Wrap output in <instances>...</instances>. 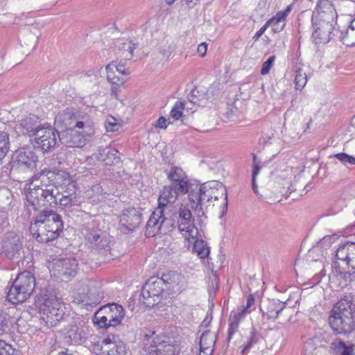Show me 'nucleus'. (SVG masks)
Returning <instances> with one entry per match:
<instances>
[{
	"label": "nucleus",
	"mask_w": 355,
	"mask_h": 355,
	"mask_svg": "<svg viewBox=\"0 0 355 355\" xmlns=\"http://www.w3.org/2000/svg\"><path fill=\"white\" fill-rule=\"evenodd\" d=\"M33 178L40 180V184L30 188L26 193L27 201H34L45 195L53 197V193L59 191L58 188L69 189V187H75L74 182L70 174L66 171L45 168L34 175Z\"/></svg>",
	"instance_id": "obj_1"
},
{
	"label": "nucleus",
	"mask_w": 355,
	"mask_h": 355,
	"mask_svg": "<svg viewBox=\"0 0 355 355\" xmlns=\"http://www.w3.org/2000/svg\"><path fill=\"white\" fill-rule=\"evenodd\" d=\"M213 199H223L221 216L227 213L228 200L225 187L218 181H211L201 184H198L191 194V208L197 214L198 217L205 216L207 208L212 204Z\"/></svg>",
	"instance_id": "obj_2"
},
{
	"label": "nucleus",
	"mask_w": 355,
	"mask_h": 355,
	"mask_svg": "<svg viewBox=\"0 0 355 355\" xmlns=\"http://www.w3.org/2000/svg\"><path fill=\"white\" fill-rule=\"evenodd\" d=\"M170 184L164 186L161 190L158 203L162 206L175 202L180 196L188 193L189 201L191 206V194L198 184L191 182L189 177L181 167L171 166L169 169L164 170Z\"/></svg>",
	"instance_id": "obj_3"
},
{
	"label": "nucleus",
	"mask_w": 355,
	"mask_h": 355,
	"mask_svg": "<svg viewBox=\"0 0 355 355\" xmlns=\"http://www.w3.org/2000/svg\"><path fill=\"white\" fill-rule=\"evenodd\" d=\"M329 323L336 334L348 335L355 330L354 296L345 294L334 306Z\"/></svg>",
	"instance_id": "obj_4"
},
{
	"label": "nucleus",
	"mask_w": 355,
	"mask_h": 355,
	"mask_svg": "<svg viewBox=\"0 0 355 355\" xmlns=\"http://www.w3.org/2000/svg\"><path fill=\"white\" fill-rule=\"evenodd\" d=\"M335 257L330 278L336 279L338 286L343 288L352 281L351 275L355 273V242L340 243Z\"/></svg>",
	"instance_id": "obj_5"
},
{
	"label": "nucleus",
	"mask_w": 355,
	"mask_h": 355,
	"mask_svg": "<svg viewBox=\"0 0 355 355\" xmlns=\"http://www.w3.org/2000/svg\"><path fill=\"white\" fill-rule=\"evenodd\" d=\"M83 234L85 245L92 252L105 256L110 254V237L107 232L100 227L98 220L94 219L85 225Z\"/></svg>",
	"instance_id": "obj_6"
},
{
	"label": "nucleus",
	"mask_w": 355,
	"mask_h": 355,
	"mask_svg": "<svg viewBox=\"0 0 355 355\" xmlns=\"http://www.w3.org/2000/svg\"><path fill=\"white\" fill-rule=\"evenodd\" d=\"M35 305L42 315V320L50 327L56 326L64 315L58 299L46 293L37 295Z\"/></svg>",
	"instance_id": "obj_7"
},
{
	"label": "nucleus",
	"mask_w": 355,
	"mask_h": 355,
	"mask_svg": "<svg viewBox=\"0 0 355 355\" xmlns=\"http://www.w3.org/2000/svg\"><path fill=\"white\" fill-rule=\"evenodd\" d=\"M55 124L61 130V133L74 128H86L89 131L94 127L88 113L72 107L60 111L55 118Z\"/></svg>",
	"instance_id": "obj_8"
},
{
	"label": "nucleus",
	"mask_w": 355,
	"mask_h": 355,
	"mask_svg": "<svg viewBox=\"0 0 355 355\" xmlns=\"http://www.w3.org/2000/svg\"><path fill=\"white\" fill-rule=\"evenodd\" d=\"M144 350L149 355H178L180 344L166 335L156 334L154 331L144 338Z\"/></svg>",
	"instance_id": "obj_9"
},
{
	"label": "nucleus",
	"mask_w": 355,
	"mask_h": 355,
	"mask_svg": "<svg viewBox=\"0 0 355 355\" xmlns=\"http://www.w3.org/2000/svg\"><path fill=\"white\" fill-rule=\"evenodd\" d=\"M35 286V278L28 270L19 273L12 282L7 294L8 300L13 304L25 302L32 294Z\"/></svg>",
	"instance_id": "obj_10"
},
{
	"label": "nucleus",
	"mask_w": 355,
	"mask_h": 355,
	"mask_svg": "<svg viewBox=\"0 0 355 355\" xmlns=\"http://www.w3.org/2000/svg\"><path fill=\"white\" fill-rule=\"evenodd\" d=\"M125 316L123 306L115 303L101 307L94 314V322L101 328L116 327L121 323Z\"/></svg>",
	"instance_id": "obj_11"
},
{
	"label": "nucleus",
	"mask_w": 355,
	"mask_h": 355,
	"mask_svg": "<svg viewBox=\"0 0 355 355\" xmlns=\"http://www.w3.org/2000/svg\"><path fill=\"white\" fill-rule=\"evenodd\" d=\"M164 291L163 282L159 279V277H151L141 288L139 301L146 307H154L160 302Z\"/></svg>",
	"instance_id": "obj_12"
},
{
	"label": "nucleus",
	"mask_w": 355,
	"mask_h": 355,
	"mask_svg": "<svg viewBox=\"0 0 355 355\" xmlns=\"http://www.w3.org/2000/svg\"><path fill=\"white\" fill-rule=\"evenodd\" d=\"M53 196L52 198L49 195H45L41 198L38 197L34 201H27L25 205L29 211L31 208L37 212L42 206H45L46 203H49L51 206L59 205L66 207L75 205L76 202L75 193H69L67 191L64 193L57 191L53 193Z\"/></svg>",
	"instance_id": "obj_13"
},
{
	"label": "nucleus",
	"mask_w": 355,
	"mask_h": 355,
	"mask_svg": "<svg viewBox=\"0 0 355 355\" xmlns=\"http://www.w3.org/2000/svg\"><path fill=\"white\" fill-rule=\"evenodd\" d=\"M60 137L61 132L59 133L51 125L45 123L39 129L35 140L44 152H49L58 144Z\"/></svg>",
	"instance_id": "obj_14"
},
{
	"label": "nucleus",
	"mask_w": 355,
	"mask_h": 355,
	"mask_svg": "<svg viewBox=\"0 0 355 355\" xmlns=\"http://www.w3.org/2000/svg\"><path fill=\"white\" fill-rule=\"evenodd\" d=\"M177 214V226L185 239H193L195 236H198V229L194 225V219L190 209L182 205L178 209Z\"/></svg>",
	"instance_id": "obj_15"
},
{
	"label": "nucleus",
	"mask_w": 355,
	"mask_h": 355,
	"mask_svg": "<svg viewBox=\"0 0 355 355\" xmlns=\"http://www.w3.org/2000/svg\"><path fill=\"white\" fill-rule=\"evenodd\" d=\"M314 31L312 39L315 44H327L332 40L338 39L345 44L344 32L334 26H313Z\"/></svg>",
	"instance_id": "obj_16"
},
{
	"label": "nucleus",
	"mask_w": 355,
	"mask_h": 355,
	"mask_svg": "<svg viewBox=\"0 0 355 355\" xmlns=\"http://www.w3.org/2000/svg\"><path fill=\"white\" fill-rule=\"evenodd\" d=\"M2 252L9 259L19 257L22 250L21 237L14 231L6 232L1 239Z\"/></svg>",
	"instance_id": "obj_17"
},
{
	"label": "nucleus",
	"mask_w": 355,
	"mask_h": 355,
	"mask_svg": "<svg viewBox=\"0 0 355 355\" xmlns=\"http://www.w3.org/2000/svg\"><path fill=\"white\" fill-rule=\"evenodd\" d=\"M141 213L136 208L124 209L119 216V230L125 234L132 232L141 224Z\"/></svg>",
	"instance_id": "obj_18"
},
{
	"label": "nucleus",
	"mask_w": 355,
	"mask_h": 355,
	"mask_svg": "<svg viewBox=\"0 0 355 355\" xmlns=\"http://www.w3.org/2000/svg\"><path fill=\"white\" fill-rule=\"evenodd\" d=\"M82 131H78L76 128L64 131L61 133L62 137L60 142L71 148L83 147L89 137L94 133L93 127L89 131L86 128H81Z\"/></svg>",
	"instance_id": "obj_19"
},
{
	"label": "nucleus",
	"mask_w": 355,
	"mask_h": 355,
	"mask_svg": "<svg viewBox=\"0 0 355 355\" xmlns=\"http://www.w3.org/2000/svg\"><path fill=\"white\" fill-rule=\"evenodd\" d=\"M87 327L83 321H77L63 329V338L69 345H81L87 338Z\"/></svg>",
	"instance_id": "obj_20"
},
{
	"label": "nucleus",
	"mask_w": 355,
	"mask_h": 355,
	"mask_svg": "<svg viewBox=\"0 0 355 355\" xmlns=\"http://www.w3.org/2000/svg\"><path fill=\"white\" fill-rule=\"evenodd\" d=\"M40 218L44 220V223L49 230V235L50 237H52V241L57 239L63 230L61 216L52 209H44L40 212Z\"/></svg>",
	"instance_id": "obj_21"
},
{
	"label": "nucleus",
	"mask_w": 355,
	"mask_h": 355,
	"mask_svg": "<svg viewBox=\"0 0 355 355\" xmlns=\"http://www.w3.org/2000/svg\"><path fill=\"white\" fill-rule=\"evenodd\" d=\"M158 204V207L152 213L148 219L146 225L145 235L148 237H154L157 234H164L163 227L164 225V208Z\"/></svg>",
	"instance_id": "obj_22"
},
{
	"label": "nucleus",
	"mask_w": 355,
	"mask_h": 355,
	"mask_svg": "<svg viewBox=\"0 0 355 355\" xmlns=\"http://www.w3.org/2000/svg\"><path fill=\"white\" fill-rule=\"evenodd\" d=\"M255 299L253 295H250L247 297V302L245 306L237 313L231 315L229 320V328L227 332V341L228 343L232 339L234 334L238 331L239 326L241 318L247 313H250L254 309Z\"/></svg>",
	"instance_id": "obj_23"
},
{
	"label": "nucleus",
	"mask_w": 355,
	"mask_h": 355,
	"mask_svg": "<svg viewBox=\"0 0 355 355\" xmlns=\"http://www.w3.org/2000/svg\"><path fill=\"white\" fill-rule=\"evenodd\" d=\"M99 355H125L126 347L118 336L111 335L103 338Z\"/></svg>",
	"instance_id": "obj_24"
},
{
	"label": "nucleus",
	"mask_w": 355,
	"mask_h": 355,
	"mask_svg": "<svg viewBox=\"0 0 355 355\" xmlns=\"http://www.w3.org/2000/svg\"><path fill=\"white\" fill-rule=\"evenodd\" d=\"M37 156L31 148L18 149L12 158V164L19 167L32 169L35 167Z\"/></svg>",
	"instance_id": "obj_25"
},
{
	"label": "nucleus",
	"mask_w": 355,
	"mask_h": 355,
	"mask_svg": "<svg viewBox=\"0 0 355 355\" xmlns=\"http://www.w3.org/2000/svg\"><path fill=\"white\" fill-rule=\"evenodd\" d=\"M42 126L38 117L34 114H30L18 121L15 125V130L19 135L31 137L36 136Z\"/></svg>",
	"instance_id": "obj_26"
},
{
	"label": "nucleus",
	"mask_w": 355,
	"mask_h": 355,
	"mask_svg": "<svg viewBox=\"0 0 355 355\" xmlns=\"http://www.w3.org/2000/svg\"><path fill=\"white\" fill-rule=\"evenodd\" d=\"M286 302L277 299H266L261 302L259 308L262 315L268 320H276L285 309Z\"/></svg>",
	"instance_id": "obj_27"
},
{
	"label": "nucleus",
	"mask_w": 355,
	"mask_h": 355,
	"mask_svg": "<svg viewBox=\"0 0 355 355\" xmlns=\"http://www.w3.org/2000/svg\"><path fill=\"white\" fill-rule=\"evenodd\" d=\"M77 266V261L74 259H61L54 262L53 270L63 279L68 280L76 275Z\"/></svg>",
	"instance_id": "obj_28"
},
{
	"label": "nucleus",
	"mask_w": 355,
	"mask_h": 355,
	"mask_svg": "<svg viewBox=\"0 0 355 355\" xmlns=\"http://www.w3.org/2000/svg\"><path fill=\"white\" fill-rule=\"evenodd\" d=\"M42 218L40 219V213L37 214L33 223H31L29 231L31 235L40 243H48L52 241V237H50L49 230H48L45 223Z\"/></svg>",
	"instance_id": "obj_29"
},
{
	"label": "nucleus",
	"mask_w": 355,
	"mask_h": 355,
	"mask_svg": "<svg viewBox=\"0 0 355 355\" xmlns=\"http://www.w3.org/2000/svg\"><path fill=\"white\" fill-rule=\"evenodd\" d=\"M94 156L106 166H112L120 162L119 152L110 146L98 148Z\"/></svg>",
	"instance_id": "obj_30"
},
{
	"label": "nucleus",
	"mask_w": 355,
	"mask_h": 355,
	"mask_svg": "<svg viewBox=\"0 0 355 355\" xmlns=\"http://www.w3.org/2000/svg\"><path fill=\"white\" fill-rule=\"evenodd\" d=\"M103 298V294L101 292H94L89 290L87 293H77L73 296V302L76 303H84L85 305H96Z\"/></svg>",
	"instance_id": "obj_31"
},
{
	"label": "nucleus",
	"mask_w": 355,
	"mask_h": 355,
	"mask_svg": "<svg viewBox=\"0 0 355 355\" xmlns=\"http://www.w3.org/2000/svg\"><path fill=\"white\" fill-rule=\"evenodd\" d=\"M327 334L321 329H315L314 333L307 340L305 344L308 347L315 349L318 347H324L327 343Z\"/></svg>",
	"instance_id": "obj_32"
},
{
	"label": "nucleus",
	"mask_w": 355,
	"mask_h": 355,
	"mask_svg": "<svg viewBox=\"0 0 355 355\" xmlns=\"http://www.w3.org/2000/svg\"><path fill=\"white\" fill-rule=\"evenodd\" d=\"M333 355H354V345H346L342 340H336L331 343Z\"/></svg>",
	"instance_id": "obj_33"
},
{
	"label": "nucleus",
	"mask_w": 355,
	"mask_h": 355,
	"mask_svg": "<svg viewBox=\"0 0 355 355\" xmlns=\"http://www.w3.org/2000/svg\"><path fill=\"white\" fill-rule=\"evenodd\" d=\"M186 239L190 244L193 245V251L200 259L208 257L210 250L205 241L202 239H198L197 236H195L193 239L190 238H186Z\"/></svg>",
	"instance_id": "obj_34"
},
{
	"label": "nucleus",
	"mask_w": 355,
	"mask_h": 355,
	"mask_svg": "<svg viewBox=\"0 0 355 355\" xmlns=\"http://www.w3.org/2000/svg\"><path fill=\"white\" fill-rule=\"evenodd\" d=\"M114 68H116V64L114 62L106 66L107 79L112 85H116V86L123 85L127 80V78L119 75L116 70H114Z\"/></svg>",
	"instance_id": "obj_35"
},
{
	"label": "nucleus",
	"mask_w": 355,
	"mask_h": 355,
	"mask_svg": "<svg viewBox=\"0 0 355 355\" xmlns=\"http://www.w3.org/2000/svg\"><path fill=\"white\" fill-rule=\"evenodd\" d=\"M338 15H324V14H313L311 22L313 26H334L336 25Z\"/></svg>",
	"instance_id": "obj_36"
},
{
	"label": "nucleus",
	"mask_w": 355,
	"mask_h": 355,
	"mask_svg": "<svg viewBox=\"0 0 355 355\" xmlns=\"http://www.w3.org/2000/svg\"><path fill=\"white\" fill-rule=\"evenodd\" d=\"M313 14L337 15L336 10L331 1L329 0H318Z\"/></svg>",
	"instance_id": "obj_37"
},
{
	"label": "nucleus",
	"mask_w": 355,
	"mask_h": 355,
	"mask_svg": "<svg viewBox=\"0 0 355 355\" xmlns=\"http://www.w3.org/2000/svg\"><path fill=\"white\" fill-rule=\"evenodd\" d=\"M179 278L180 276L178 273L174 271H169L163 274L159 279L163 282L165 290H173L178 285Z\"/></svg>",
	"instance_id": "obj_38"
},
{
	"label": "nucleus",
	"mask_w": 355,
	"mask_h": 355,
	"mask_svg": "<svg viewBox=\"0 0 355 355\" xmlns=\"http://www.w3.org/2000/svg\"><path fill=\"white\" fill-rule=\"evenodd\" d=\"M216 340V334L214 332L211 331L210 330L205 331L200 338V347L201 349H214V345Z\"/></svg>",
	"instance_id": "obj_39"
},
{
	"label": "nucleus",
	"mask_w": 355,
	"mask_h": 355,
	"mask_svg": "<svg viewBox=\"0 0 355 355\" xmlns=\"http://www.w3.org/2000/svg\"><path fill=\"white\" fill-rule=\"evenodd\" d=\"M13 319L0 309V336L10 334L13 327Z\"/></svg>",
	"instance_id": "obj_40"
},
{
	"label": "nucleus",
	"mask_w": 355,
	"mask_h": 355,
	"mask_svg": "<svg viewBox=\"0 0 355 355\" xmlns=\"http://www.w3.org/2000/svg\"><path fill=\"white\" fill-rule=\"evenodd\" d=\"M286 12H279L277 15L269 19L268 23L272 27V30L275 33L282 31L285 26Z\"/></svg>",
	"instance_id": "obj_41"
},
{
	"label": "nucleus",
	"mask_w": 355,
	"mask_h": 355,
	"mask_svg": "<svg viewBox=\"0 0 355 355\" xmlns=\"http://www.w3.org/2000/svg\"><path fill=\"white\" fill-rule=\"evenodd\" d=\"M116 46L119 51L125 53V56L126 58H132L133 55V51L136 49V44L128 39L119 40L116 42Z\"/></svg>",
	"instance_id": "obj_42"
},
{
	"label": "nucleus",
	"mask_w": 355,
	"mask_h": 355,
	"mask_svg": "<svg viewBox=\"0 0 355 355\" xmlns=\"http://www.w3.org/2000/svg\"><path fill=\"white\" fill-rule=\"evenodd\" d=\"M252 158H253V168L252 171V190L254 193H256L258 196H261L259 195L258 191V187L256 183V178L258 175V174L260 172L261 170V162L257 159V157L255 154H252Z\"/></svg>",
	"instance_id": "obj_43"
},
{
	"label": "nucleus",
	"mask_w": 355,
	"mask_h": 355,
	"mask_svg": "<svg viewBox=\"0 0 355 355\" xmlns=\"http://www.w3.org/2000/svg\"><path fill=\"white\" fill-rule=\"evenodd\" d=\"M344 35H345V44L355 45V18L351 21L348 28L344 33Z\"/></svg>",
	"instance_id": "obj_44"
},
{
	"label": "nucleus",
	"mask_w": 355,
	"mask_h": 355,
	"mask_svg": "<svg viewBox=\"0 0 355 355\" xmlns=\"http://www.w3.org/2000/svg\"><path fill=\"white\" fill-rule=\"evenodd\" d=\"M295 83L296 89H302L307 82V76L305 72L300 68H297L295 72Z\"/></svg>",
	"instance_id": "obj_45"
},
{
	"label": "nucleus",
	"mask_w": 355,
	"mask_h": 355,
	"mask_svg": "<svg viewBox=\"0 0 355 355\" xmlns=\"http://www.w3.org/2000/svg\"><path fill=\"white\" fill-rule=\"evenodd\" d=\"M184 103L181 101H177L173 107L172 108L171 111L170 116L175 119L178 120L182 115V110H184Z\"/></svg>",
	"instance_id": "obj_46"
},
{
	"label": "nucleus",
	"mask_w": 355,
	"mask_h": 355,
	"mask_svg": "<svg viewBox=\"0 0 355 355\" xmlns=\"http://www.w3.org/2000/svg\"><path fill=\"white\" fill-rule=\"evenodd\" d=\"M334 157H336L343 164H349L352 165H355V157L349 155L345 153H337L334 155Z\"/></svg>",
	"instance_id": "obj_47"
},
{
	"label": "nucleus",
	"mask_w": 355,
	"mask_h": 355,
	"mask_svg": "<svg viewBox=\"0 0 355 355\" xmlns=\"http://www.w3.org/2000/svg\"><path fill=\"white\" fill-rule=\"evenodd\" d=\"M202 96L196 88L193 89L190 92L189 101L194 105H201L200 97Z\"/></svg>",
	"instance_id": "obj_48"
},
{
	"label": "nucleus",
	"mask_w": 355,
	"mask_h": 355,
	"mask_svg": "<svg viewBox=\"0 0 355 355\" xmlns=\"http://www.w3.org/2000/svg\"><path fill=\"white\" fill-rule=\"evenodd\" d=\"M275 60V56L271 55L270 56L266 61L263 63L261 73L262 75H266L269 73L270 69L272 68L274 62Z\"/></svg>",
	"instance_id": "obj_49"
},
{
	"label": "nucleus",
	"mask_w": 355,
	"mask_h": 355,
	"mask_svg": "<svg viewBox=\"0 0 355 355\" xmlns=\"http://www.w3.org/2000/svg\"><path fill=\"white\" fill-rule=\"evenodd\" d=\"M112 121L107 119L105 123V128L107 132L117 131L119 128V124L116 122V119L113 117L111 118Z\"/></svg>",
	"instance_id": "obj_50"
},
{
	"label": "nucleus",
	"mask_w": 355,
	"mask_h": 355,
	"mask_svg": "<svg viewBox=\"0 0 355 355\" xmlns=\"http://www.w3.org/2000/svg\"><path fill=\"white\" fill-rule=\"evenodd\" d=\"M0 147L8 149L10 148L9 135L4 131H0Z\"/></svg>",
	"instance_id": "obj_51"
},
{
	"label": "nucleus",
	"mask_w": 355,
	"mask_h": 355,
	"mask_svg": "<svg viewBox=\"0 0 355 355\" xmlns=\"http://www.w3.org/2000/svg\"><path fill=\"white\" fill-rule=\"evenodd\" d=\"M258 340V336L255 333L252 332L249 340L244 346L243 351L249 350L254 344L257 343Z\"/></svg>",
	"instance_id": "obj_52"
},
{
	"label": "nucleus",
	"mask_w": 355,
	"mask_h": 355,
	"mask_svg": "<svg viewBox=\"0 0 355 355\" xmlns=\"http://www.w3.org/2000/svg\"><path fill=\"white\" fill-rule=\"evenodd\" d=\"M9 220L6 214L0 215V233L9 226Z\"/></svg>",
	"instance_id": "obj_53"
},
{
	"label": "nucleus",
	"mask_w": 355,
	"mask_h": 355,
	"mask_svg": "<svg viewBox=\"0 0 355 355\" xmlns=\"http://www.w3.org/2000/svg\"><path fill=\"white\" fill-rule=\"evenodd\" d=\"M114 70H116V72L119 75H121L123 77H125V78L128 79V76L129 75V72L127 71V69H125L124 65L116 64V68H114Z\"/></svg>",
	"instance_id": "obj_54"
},
{
	"label": "nucleus",
	"mask_w": 355,
	"mask_h": 355,
	"mask_svg": "<svg viewBox=\"0 0 355 355\" xmlns=\"http://www.w3.org/2000/svg\"><path fill=\"white\" fill-rule=\"evenodd\" d=\"M268 26H270L268 21L255 33L253 37L254 41H257L261 36L264 33Z\"/></svg>",
	"instance_id": "obj_55"
},
{
	"label": "nucleus",
	"mask_w": 355,
	"mask_h": 355,
	"mask_svg": "<svg viewBox=\"0 0 355 355\" xmlns=\"http://www.w3.org/2000/svg\"><path fill=\"white\" fill-rule=\"evenodd\" d=\"M16 352L15 349L12 347L10 345L6 343V347H4L1 352L3 354L1 355H15Z\"/></svg>",
	"instance_id": "obj_56"
},
{
	"label": "nucleus",
	"mask_w": 355,
	"mask_h": 355,
	"mask_svg": "<svg viewBox=\"0 0 355 355\" xmlns=\"http://www.w3.org/2000/svg\"><path fill=\"white\" fill-rule=\"evenodd\" d=\"M207 44L205 42H202L198 46V53L200 57H204L207 53Z\"/></svg>",
	"instance_id": "obj_57"
},
{
	"label": "nucleus",
	"mask_w": 355,
	"mask_h": 355,
	"mask_svg": "<svg viewBox=\"0 0 355 355\" xmlns=\"http://www.w3.org/2000/svg\"><path fill=\"white\" fill-rule=\"evenodd\" d=\"M155 127L166 129L167 128L166 119L164 116H160L156 121Z\"/></svg>",
	"instance_id": "obj_58"
},
{
	"label": "nucleus",
	"mask_w": 355,
	"mask_h": 355,
	"mask_svg": "<svg viewBox=\"0 0 355 355\" xmlns=\"http://www.w3.org/2000/svg\"><path fill=\"white\" fill-rule=\"evenodd\" d=\"M174 224L171 223V220L166 218L164 216V225L163 227V231L164 232V234H166L169 230L171 227H173Z\"/></svg>",
	"instance_id": "obj_59"
},
{
	"label": "nucleus",
	"mask_w": 355,
	"mask_h": 355,
	"mask_svg": "<svg viewBox=\"0 0 355 355\" xmlns=\"http://www.w3.org/2000/svg\"><path fill=\"white\" fill-rule=\"evenodd\" d=\"M200 0H181L182 5H186L189 8H193L196 6Z\"/></svg>",
	"instance_id": "obj_60"
},
{
	"label": "nucleus",
	"mask_w": 355,
	"mask_h": 355,
	"mask_svg": "<svg viewBox=\"0 0 355 355\" xmlns=\"http://www.w3.org/2000/svg\"><path fill=\"white\" fill-rule=\"evenodd\" d=\"M214 350L207 349V347H205V349H201L200 347V352L198 355H212Z\"/></svg>",
	"instance_id": "obj_61"
},
{
	"label": "nucleus",
	"mask_w": 355,
	"mask_h": 355,
	"mask_svg": "<svg viewBox=\"0 0 355 355\" xmlns=\"http://www.w3.org/2000/svg\"><path fill=\"white\" fill-rule=\"evenodd\" d=\"M119 86H116V85H112V87L111 88V96H114V98H118V92H119Z\"/></svg>",
	"instance_id": "obj_62"
},
{
	"label": "nucleus",
	"mask_w": 355,
	"mask_h": 355,
	"mask_svg": "<svg viewBox=\"0 0 355 355\" xmlns=\"http://www.w3.org/2000/svg\"><path fill=\"white\" fill-rule=\"evenodd\" d=\"M8 150V148H3V147H0V161L6 156Z\"/></svg>",
	"instance_id": "obj_63"
},
{
	"label": "nucleus",
	"mask_w": 355,
	"mask_h": 355,
	"mask_svg": "<svg viewBox=\"0 0 355 355\" xmlns=\"http://www.w3.org/2000/svg\"><path fill=\"white\" fill-rule=\"evenodd\" d=\"M58 355H72V354L69 353L67 349H65L64 350L59 352Z\"/></svg>",
	"instance_id": "obj_64"
}]
</instances>
